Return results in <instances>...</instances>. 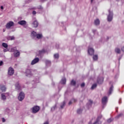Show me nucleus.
Returning a JSON list of instances; mask_svg holds the SVG:
<instances>
[{"mask_svg": "<svg viewBox=\"0 0 124 124\" xmlns=\"http://www.w3.org/2000/svg\"><path fill=\"white\" fill-rule=\"evenodd\" d=\"M13 26H14V22L13 21H10L6 25V28L8 29H10Z\"/></svg>", "mask_w": 124, "mask_h": 124, "instance_id": "nucleus-7", "label": "nucleus"}, {"mask_svg": "<svg viewBox=\"0 0 124 124\" xmlns=\"http://www.w3.org/2000/svg\"><path fill=\"white\" fill-rule=\"evenodd\" d=\"M24 98H25V93L23 92H20L19 93L18 96V99L19 101H23L24 100Z\"/></svg>", "mask_w": 124, "mask_h": 124, "instance_id": "nucleus-1", "label": "nucleus"}, {"mask_svg": "<svg viewBox=\"0 0 124 124\" xmlns=\"http://www.w3.org/2000/svg\"><path fill=\"white\" fill-rule=\"evenodd\" d=\"M93 33H95V32H96V30H93Z\"/></svg>", "mask_w": 124, "mask_h": 124, "instance_id": "nucleus-46", "label": "nucleus"}, {"mask_svg": "<svg viewBox=\"0 0 124 124\" xmlns=\"http://www.w3.org/2000/svg\"><path fill=\"white\" fill-rule=\"evenodd\" d=\"M45 53H46V51L44 49H43L42 50H40L39 51V55H43V54H45Z\"/></svg>", "mask_w": 124, "mask_h": 124, "instance_id": "nucleus-19", "label": "nucleus"}, {"mask_svg": "<svg viewBox=\"0 0 124 124\" xmlns=\"http://www.w3.org/2000/svg\"><path fill=\"white\" fill-rule=\"evenodd\" d=\"M37 35V33H36L35 31H33L31 33V37L34 39L36 38Z\"/></svg>", "mask_w": 124, "mask_h": 124, "instance_id": "nucleus-11", "label": "nucleus"}, {"mask_svg": "<svg viewBox=\"0 0 124 124\" xmlns=\"http://www.w3.org/2000/svg\"><path fill=\"white\" fill-rule=\"evenodd\" d=\"M39 62V58H36L34 60H33L31 62V65H33L35 64V63H37Z\"/></svg>", "mask_w": 124, "mask_h": 124, "instance_id": "nucleus-8", "label": "nucleus"}, {"mask_svg": "<svg viewBox=\"0 0 124 124\" xmlns=\"http://www.w3.org/2000/svg\"><path fill=\"white\" fill-rule=\"evenodd\" d=\"M2 46H3V47H4V48H7V47H8V45L5 43H3L2 44Z\"/></svg>", "mask_w": 124, "mask_h": 124, "instance_id": "nucleus-27", "label": "nucleus"}, {"mask_svg": "<svg viewBox=\"0 0 124 124\" xmlns=\"http://www.w3.org/2000/svg\"><path fill=\"white\" fill-rule=\"evenodd\" d=\"M121 50L123 52H124V46L122 47Z\"/></svg>", "mask_w": 124, "mask_h": 124, "instance_id": "nucleus-43", "label": "nucleus"}, {"mask_svg": "<svg viewBox=\"0 0 124 124\" xmlns=\"http://www.w3.org/2000/svg\"><path fill=\"white\" fill-rule=\"evenodd\" d=\"M16 90H20L21 89V86H20V84H19V82H17L16 84Z\"/></svg>", "mask_w": 124, "mask_h": 124, "instance_id": "nucleus-17", "label": "nucleus"}, {"mask_svg": "<svg viewBox=\"0 0 124 124\" xmlns=\"http://www.w3.org/2000/svg\"><path fill=\"white\" fill-rule=\"evenodd\" d=\"M6 96H9V93H3L1 94V97L2 100H3L4 101L6 100Z\"/></svg>", "mask_w": 124, "mask_h": 124, "instance_id": "nucleus-5", "label": "nucleus"}, {"mask_svg": "<svg viewBox=\"0 0 124 124\" xmlns=\"http://www.w3.org/2000/svg\"><path fill=\"white\" fill-rule=\"evenodd\" d=\"M47 124H48V122L47 123Z\"/></svg>", "mask_w": 124, "mask_h": 124, "instance_id": "nucleus-52", "label": "nucleus"}, {"mask_svg": "<svg viewBox=\"0 0 124 124\" xmlns=\"http://www.w3.org/2000/svg\"><path fill=\"white\" fill-rule=\"evenodd\" d=\"M32 26L34 28H37V27H38V22H37V20H35L33 22Z\"/></svg>", "mask_w": 124, "mask_h": 124, "instance_id": "nucleus-13", "label": "nucleus"}, {"mask_svg": "<svg viewBox=\"0 0 124 124\" xmlns=\"http://www.w3.org/2000/svg\"><path fill=\"white\" fill-rule=\"evenodd\" d=\"M115 52L117 54H121V49L119 47H116L115 48Z\"/></svg>", "mask_w": 124, "mask_h": 124, "instance_id": "nucleus-15", "label": "nucleus"}, {"mask_svg": "<svg viewBox=\"0 0 124 124\" xmlns=\"http://www.w3.org/2000/svg\"><path fill=\"white\" fill-rule=\"evenodd\" d=\"M113 86H111L110 88H109V91H108V94L109 95H110V94H111V93H112V92H113Z\"/></svg>", "mask_w": 124, "mask_h": 124, "instance_id": "nucleus-21", "label": "nucleus"}, {"mask_svg": "<svg viewBox=\"0 0 124 124\" xmlns=\"http://www.w3.org/2000/svg\"><path fill=\"white\" fill-rule=\"evenodd\" d=\"M40 110V108L39 106H35L32 108V112L33 114H35L37 113Z\"/></svg>", "mask_w": 124, "mask_h": 124, "instance_id": "nucleus-2", "label": "nucleus"}, {"mask_svg": "<svg viewBox=\"0 0 124 124\" xmlns=\"http://www.w3.org/2000/svg\"><path fill=\"white\" fill-rule=\"evenodd\" d=\"M26 76L27 77H31L33 74H32V70L31 69H27L25 71Z\"/></svg>", "mask_w": 124, "mask_h": 124, "instance_id": "nucleus-3", "label": "nucleus"}, {"mask_svg": "<svg viewBox=\"0 0 124 124\" xmlns=\"http://www.w3.org/2000/svg\"><path fill=\"white\" fill-rule=\"evenodd\" d=\"M59 54H55L54 55V59H58L59 58Z\"/></svg>", "mask_w": 124, "mask_h": 124, "instance_id": "nucleus-31", "label": "nucleus"}, {"mask_svg": "<svg viewBox=\"0 0 124 124\" xmlns=\"http://www.w3.org/2000/svg\"><path fill=\"white\" fill-rule=\"evenodd\" d=\"M119 103V104H121V103H122V99H120Z\"/></svg>", "mask_w": 124, "mask_h": 124, "instance_id": "nucleus-44", "label": "nucleus"}, {"mask_svg": "<svg viewBox=\"0 0 124 124\" xmlns=\"http://www.w3.org/2000/svg\"><path fill=\"white\" fill-rule=\"evenodd\" d=\"M97 59H98L97 55H94V56H93V60L94 61H96V60H97Z\"/></svg>", "mask_w": 124, "mask_h": 124, "instance_id": "nucleus-30", "label": "nucleus"}, {"mask_svg": "<svg viewBox=\"0 0 124 124\" xmlns=\"http://www.w3.org/2000/svg\"><path fill=\"white\" fill-rule=\"evenodd\" d=\"M31 0H26L25 1V2H26V3H30V2H31Z\"/></svg>", "mask_w": 124, "mask_h": 124, "instance_id": "nucleus-35", "label": "nucleus"}, {"mask_svg": "<svg viewBox=\"0 0 124 124\" xmlns=\"http://www.w3.org/2000/svg\"><path fill=\"white\" fill-rule=\"evenodd\" d=\"M2 121L3 123H4V122H5V119L4 118H3L2 119Z\"/></svg>", "mask_w": 124, "mask_h": 124, "instance_id": "nucleus-45", "label": "nucleus"}, {"mask_svg": "<svg viewBox=\"0 0 124 124\" xmlns=\"http://www.w3.org/2000/svg\"><path fill=\"white\" fill-rule=\"evenodd\" d=\"M8 39L9 40H15V37H14V36H9L8 38Z\"/></svg>", "mask_w": 124, "mask_h": 124, "instance_id": "nucleus-26", "label": "nucleus"}, {"mask_svg": "<svg viewBox=\"0 0 124 124\" xmlns=\"http://www.w3.org/2000/svg\"><path fill=\"white\" fill-rule=\"evenodd\" d=\"M42 34H37L36 38H37V39H41V38H42Z\"/></svg>", "mask_w": 124, "mask_h": 124, "instance_id": "nucleus-22", "label": "nucleus"}, {"mask_svg": "<svg viewBox=\"0 0 124 124\" xmlns=\"http://www.w3.org/2000/svg\"><path fill=\"white\" fill-rule=\"evenodd\" d=\"M78 114H81L82 113V110L81 109H78L77 110Z\"/></svg>", "mask_w": 124, "mask_h": 124, "instance_id": "nucleus-32", "label": "nucleus"}, {"mask_svg": "<svg viewBox=\"0 0 124 124\" xmlns=\"http://www.w3.org/2000/svg\"><path fill=\"white\" fill-rule=\"evenodd\" d=\"M38 9H43V8L41 6H39L37 7Z\"/></svg>", "mask_w": 124, "mask_h": 124, "instance_id": "nucleus-36", "label": "nucleus"}, {"mask_svg": "<svg viewBox=\"0 0 124 124\" xmlns=\"http://www.w3.org/2000/svg\"><path fill=\"white\" fill-rule=\"evenodd\" d=\"M3 32L5 31V30L4 29H3Z\"/></svg>", "mask_w": 124, "mask_h": 124, "instance_id": "nucleus-50", "label": "nucleus"}, {"mask_svg": "<svg viewBox=\"0 0 124 124\" xmlns=\"http://www.w3.org/2000/svg\"><path fill=\"white\" fill-rule=\"evenodd\" d=\"M64 105H65V102L64 101L62 103V105H61V108H63Z\"/></svg>", "mask_w": 124, "mask_h": 124, "instance_id": "nucleus-29", "label": "nucleus"}, {"mask_svg": "<svg viewBox=\"0 0 124 124\" xmlns=\"http://www.w3.org/2000/svg\"><path fill=\"white\" fill-rule=\"evenodd\" d=\"M56 108V106H54V107H52V108H51V111H54V110H55V108Z\"/></svg>", "mask_w": 124, "mask_h": 124, "instance_id": "nucleus-39", "label": "nucleus"}, {"mask_svg": "<svg viewBox=\"0 0 124 124\" xmlns=\"http://www.w3.org/2000/svg\"><path fill=\"white\" fill-rule=\"evenodd\" d=\"M100 23V21H99V19H97L94 20V24L96 26H98L99 24Z\"/></svg>", "mask_w": 124, "mask_h": 124, "instance_id": "nucleus-18", "label": "nucleus"}, {"mask_svg": "<svg viewBox=\"0 0 124 124\" xmlns=\"http://www.w3.org/2000/svg\"><path fill=\"white\" fill-rule=\"evenodd\" d=\"M13 74H14V69H13L12 67L9 68L8 75H9V76H12Z\"/></svg>", "mask_w": 124, "mask_h": 124, "instance_id": "nucleus-6", "label": "nucleus"}, {"mask_svg": "<svg viewBox=\"0 0 124 124\" xmlns=\"http://www.w3.org/2000/svg\"><path fill=\"white\" fill-rule=\"evenodd\" d=\"M2 64H3V62L0 61V66L2 65Z\"/></svg>", "mask_w": 124, "mask_h": 124, "instance_id": "nucleus-40", "label": "nucleus"}, {"mask_svg": "<svg viewBox=\"0 0 124 124\" xmlns=\"http://www.w3.org/2000/svg\"><path fill=\"white\" fill-rule=\"evenodd\" d=\"M0 89L2 92H5L6 91V88L4 85H0Z\"/></svg>", "mask_w": 124, "mask_h": 124, "instance_id": "nucleus-20", "label": "nucleus"}, {"mask_svg": "<svg viewBox=\"0 0 124 124\" xmlns=\"http://www.w3.org/2000/svg\"><path fill=\"white\" fill-rule=\"evenodd\" d=\"M0 8H1V9L3 10V6H1L0 7Z\"/></svg>", "mask_w": 124, "mask_h": 124, "instance_id": "nucleus-48", "label": "nucleus"}, {"mask_svg": "<svg viewBox=\"0 0 124 124\" xmlns=\"http://www.w3.org/2000/svg\"><path fill=\"white\" fill-rule=\"evenodd\" d=\"M81 88H83V87H85V83H82L81 84Z\"/></svg>", "mask_w": 124, "mask_h": 124, "instance_id": "nucleus-38", "label": "nucleus"}, {"mask_svg": "<svg viewBox=\"0 0 124 124\" xmlns=\"http://www.w3.org/2000/svg\"><path fill=\"white\" fill-rule=\"evenodd\" d=\"M122 116H123V113H120V114L116 116V118L117 119H119V118H120V117H122Z\"/></svg>", "mask_w": 124, "mask_h": 124, "instance_id": "nucleus-34", "label": "nucleus"}, {"mask_svg": "<svg viewBox=\"0 0 124 124\" xmlns=\"http://www.w3.org/2000/svg\"><path fill=\"white\" fill-rule=\"evenodd\" d=\"M109 15L108 16V22H111L113 20V12H110V10L108 11Z\"/></svg>", "mask_w": 124, "mask_h": 124, "instance_id": "nucleus-4", "label": "nucleus"}, {"mask_svg": "<svg viewBox=\"0 0 124 124\" xmlns=\"http://www.w3.org/2000/svg\"><path fill=\"white\" fill-rule=\"evenodd\" d=\"M97 86V85L96 84V83L93 84L91 87V90H94V89H95V88H96Z\"/></svg>", "mask_w": 124, "mask_h": 124, "instance_id": "nucleus-25", "label": "nucleus"}, {"mask_svg": "<svg viewBox=\"0 0 124 124\" xmlns=\"http://www.w3.org/2000/svg\"><path fill=\"white\" fill-rule=\"evenodd\" d=\"M91 2L92 4H93V0H91Z\"/></svg>", "mask_w": 124, "mask_h": 124, "instance_id": "nucleus-47", "label": "nucleus"}, {"mask_svg": "<svg viewBox=\"0 0 124 124\" xmlns=\"http://www.w3.org/2000/svg\"><path fill=\"white\" fill-rule=\"evenodd\" d=\"M76 101H77V100L75 99H73L72 100L70 101V102H69V105H71L73 102H76Z\"/></svg>", "mask_w": 124, "mask_h": 124, "instance_id": "nucleus-23", "label": "nucleus"}, {"mask_svg": "<svg viewBox=\"0 0 124 124\" xmlns=\"http://www.w3.org/2000/svg\"><path fill=\"white\" fill-rule=\"evenodd\" d=\"M97 82L98 84H102L103 83V78H98V79L97 80Z\"/></svg>", "mask_w": 124, "mask_h": 124, "instance_id": "nucleus-12", "label": "nucleus"}, {"mask_svg": "<svg viewBox=\"0 0 124 124\" xmlns=\"http://www.w3.org/2000/svg\"><path fill=\"white\" fill-rule=\"evenodd\" d=\"M47 66L48 65L49 66H50L51 65V61L47 60Z\"/></svg>", "mask_w": 124, "mask_h": 124, "instance_id": "nucleus-33", "label": "nucleus"}, {"mask_svg": "<svg viewBox=\"0 0 124 124\" xmlns=\"http://www.w3.org/2000/svg\"><path fill=\"white\" fill-rule=\"evenodd\" d=\"M32 14H33V15H35V14H36V12L35 11H33L32 12Z\"/></svg>", "mask_w": 124, "mask_h": 124, "instance_id": "nucleus-41", "label": "nucleus"}, {"mask_svg": "<svg viewBox=\"0 0 124 124\" xmlns=\"http://www.w3.org/2000/svg\"><path fill=\"white\" fill-rule=\"evenodd\" d=\"M71 85H72V86H75V85H76V81L72 80L71 82Z\"/></svg>", "mask_w": 124, "mask_h": 124, "instance_id": "nucleus-28", "label": "nucleus"}, {"mask_svg": "<svg viewBox=\"0 0 124 124\" xmlns=\"http://www.w3.org/2000/svg\"><path fill=\"white\" fill-rule=\"evenodd\" d=\"M108 99V98L107 96H105L102 98V103L103 105H105L106 103H107V100Z\"/></svg>", "mask_w": 124, "mask_h": 124, "instance_id": "nucleus-9", "label": "nucleus"}, {"mask_svg": "<svg viewBox=\"0 0 124 124\" xmlns=\"http://www.w3.org/2000/svg\"><path fill=\"white\" fill-rule=\"evenodd\" d=\"M16 53H15L14 56L16 58H17V57H19L20 56V52H19L18 50H16Z\"/></svg>", "mask_w": 124, "mask_h": 124, "instance_id": "nucleus-24", "label": "nucleus"}, {"mask_svg": "<svg viewBox=\"0 0 124 124\" xmlns=\"http://www.w3.org/2000/svg\"><path fill=\"white\" fill-rule=\"evenodd\" d=\"M61 83L62 85H65V83H66V79L64 78H62L61 81Z\"/></svg>", "mask_w": 124, "mask_h": 124, "instance_id": "nucleus-16", "label": "nucleus"}, {"mask_svg": "<svg viewBox=\"0 0 124 124\" xmlns=\"http://www.w3.org/2000/svg\"><path fill=\"white\" fill-rule=\"evenodd\" d=\"M88 53L89 54V55H91L92 56V55H93V54H94V50H93V49L89 47Z\"/></svg>", "mask_w": 124, "mask_h": 124, "instance_id": "nucleus-10", "label": "nucleus"}, {"mask_svg": "<svg viewBox=\"0 0 124 124\" xmlns=\"http://www.w3.org/2000/svg\"><path fill=\"white\" fill-rule=\"evenodd\" d=\"M3 51H4V52H6L7 50H6V49H4V50H3Z\"/></svg>", "mask_w": 124, "mask_h": 124, "instance_id": "nucleus-49", "label": "nucleus"}, {"mask_svg": "<svg viewBox=\"0 0 124 124\" xmlns=\"http://www.w3.org/2000/svg\"><path fill=\"white\" fill-rule=\"evenodd\" d=\"M89 103L90 105H92V104H93V101L90 100L89 101Z\"/></svg>", "mask_w": 124, "mask_h": 124, "instance_id": "nucleus-37", "label": "nucleus"}, {"mask_svg": "<svg viewBox=\"0 0 124 124\" xmlns=\"http://www.w3.org/2000/svg\"><path fill=\"white\" fill-rule=\"evenodd\" d=\"M111 122H112V120L111 119H109L108 120V123H111Z\"/></svg>", "mask_w": 124, "mask_h": 124, "instance_id": "nucleus-42", "label": "nucleus"}, {"mask_svg": "<svg viewBox=\"0 0 124 124\" xmlns=\"http://www.w3.org/2000/svg\"><path fill=\"white\" fill-rule=\"evenodd\" d=\"M18 24H19V25L23 26V25H26V24H27V22L25 20H21L18 22Z\"/></svg>", "mask_w": 124, "mask_h": 124, "instance_id": "nucleus-14", "label": "nucleus"}, {"mask_svg": "<svg viewBox=\"0 0 124 124\" xmlns=\"http://www.w3.org/2000/svg\"><path fill=\"white\" fill-rule=\"evenodd\" d=\"M117 0V1H119V0Z\"/></svg>", "mask_w": 124, "mask_h": 124, "instance_id": "nucleus-51", "label": "nucleus"}]
</instances>
